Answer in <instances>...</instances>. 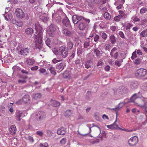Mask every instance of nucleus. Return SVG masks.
Wrapping results in <instances>:
<instances>
[{
    "instance_id": "obj_1",
    "label": "nucleus",
    "mask_w": 147,
    "mask_h": 147,
    "mask_svg": "<svg viewBox=\"0 0 147 147\" xmlns=\"http://www.w3.org/2000/svg\"><path fill=\"white\" fill-rule=\"evenodd\" d=\"M73 22L74 24H77L82 21L86 20L88 23H90V20L88 19H86L81 16L77 15H73L72 17Z\"/></svg>"
},
{
    "instance_id": "obj_2",
    "label": "nucleus",
    "mask_w": 147,
    "mask_h": 147,
    "mask_svg": "<svg viewBox=\"0 0 147 147\" xmlns=\"http://www.w3.org/2000/svg\"><path fill=\"white\" fill-rule=\"evenodd\" d=\"M147 72L146 69L140 68L136 70L135 74L138 78H140L144 77L146 74Z\"/></svg>"
},
{
    "instance_id": "obj_3",
    "label": "nucleus",
    "mask_w": 147,
    "mask_h": 147,
    "mask_svg": "<svg viewBox=\"0 0 147 147\" xmlns=\"http://www.w3.org/2000/svg\"><path fill=\"white\" fill-rule=\"evenodd\" d=\"M42 36H35V39H37V37H38L37 41L35 44V47L36 49H38L40 51H43L44 49V48L42 47Z\"/></svg>"
},
{
    "instance_id": "obj_4",
    "label": "nucleus",
    "mask_w": 147,
    "mask_h": 147,
    "mask_svg": "<svg viewBox=\"0 0 147 147\" xmlns=\"http://www.w3.org/2000/svg\"><path fill=\"white\" fill-rule=\"evenodd\" d=\"M45 117V113L42 111H40L35 115L34 118L36 120L40 121L44 119Z\"/></svg>"
},
{
    "instance_id": "obj_5",
    "label": "nucleus",
    "mask_w": 147,
    "mask_h": 147,
    "mask_svg": "<svg viewBox=\"0 0 147 147\" xmlns=\"http://www.w3.org/2000/svg\"><path fill=\"white\" fill-rule=\"evenodd\" d=\"M35 28L36 30L37 35L38 36H43L42 28L38 22L36 23L35 25Z\"/></svg>"
},
{
    "instance_id": "obj_6",
    "label": "nucleus",
    "mask_w": 147,
    "mask_h": 147,
    "mask_svg": "<svg viewBox=\"0 0 147 147\" xmlns=\"http://www.w3.org/2000/svg\"><path fill=\"white\" fill-rule=\"evenodd\" d=\"M59 50L63 57L65 58L67 56L68 54V50L65 46L61 47Z\"/></svg>"
},
{
    "instance_id": "obj_7",
    "label": "nucleus",
    "mask_w": 147,
    "mask_h": 147,
    "mask_svg": "<svg viewBox=\"0 0 147 147\" xmlns=\"http://www.w3.org/2000/svg\"><path fill=\"white\" fill-rule=\"evenodd\" d=\"M15 14L19 19L23 18L25 15L24 13L23 10L20 8H17L16 9Z\"/></svg>"
},
{
    "instance_id": "obj_8",
    "label": "nucleus",
    "mask_w": 147,
    "mask_h": 147,
    "mask_svg": "<svg viewBox=\"0 0 147 147\" xmlns=\"http://www.w3.org/2000/svg\"><path fill=\"white\" fill-rule=\"evenodd\" d=\"M138 142V138L136 136L131 138L128 140L129 144L131 146H135Z\"/></svg>"
},
{
    "instance_id": "obj_9",
    "label": "nucleus",
    "mask_w": 147,
    "mask_h": 147,
    "mask_svg": "<svg viewBox=\"0 0 147 147\" xmlns=\"http://www.w3.org/2000/svg\"><path fill=\"white\" fill-rule=\"evenodd\" d=\"M86 20L82 21L78 24V28L80 30H83L86 28L87 24H88Z\"/></svg>"
},
{
    "instance_id": "obj_10",
    "label": "nucleus",
    "mask_w": 147,
    "mask_h": 147,
    "mask_svg": "<svg viewBox=\"0 0 147 147\" xmlns=\"http://www.w3.org/2000/svg\"><path fill=\"white\" fill-rule=\"evenodd\" d=\"M56 26L53 24H51L49 27V29L47 31L48 33L51 36L54 35V33L56 30Z\"/></svg>"
},
{
    "instance_id": "obj_11",
    "label": "nucleus",
    "mask_w": 147,
    "mask_h": 147,
    "mask_svg": "<svg viewBox=\"0 0 147 147\" xmlns=\"http://www.w3.org/2000/svg\"><path fill=\"white\" fill-rule=\"evenodd\" d=\"M30 51V49L24 47H21L20 52V54L24 56L27 55Z\"/></svg>"
},
{
    "instance_id": "obj_12",
    "label": "nucleus",
    "mask_w": 147,
    "mask_h": 147,
    "mask_svg": "<svg viewBox=\"0 0 147 147\" xmlns=\"http://www.w3.org/2000/svg\"><path fill=\"white\" fill-rule=\"evenodd\" d=\"M62 32L63 34L66 36L71 37H72L73 35L72 33L67 28L63 29L62 30Z\"/></svg>"
},
{
    "instance_id": "obj_13",
    "label": "nucleus",
    "mask_w": 147,
    "mask_h": 147,
    "mask_svg": "<svg viewBox=\"0 0 147 147\" xmlns=\"http://www.w3.org/2000/svg\"><path fill=\"white\" fill-rule=\"evenodd\" d=\"M23 102L25 104H29L31 102L30 98L28 94H25L23 96L22 98Z\"/></svg>"
},
{
    "instance_id": "obj_14",
    "label": "nucleus",
    "mask_w": 147,
    "mask_h": 147,
    "mask_svg": "<svg viewBox=\"0 0 147 147\" xmlns=\"http://www.w3.org/2000/svg\"><path fill=\"white\" fill-rule=\"evenodd\" d=\"M124 104L123 102H120V103L119 105L117 106L116 107L114 108L111 109V110H113L116 111V119H117V111H119L120 109L122 108V107H123L124 105Z\"/></svg>"
},
{
    "instance_id": "obj_15",
    "label": "nucleus",
    "mask_w": 147,
    "mask_h": 147,
    "mask_svg": "<svg viewBox=\"0 0 147 147\" xmlns=\"http://www.w3.org/2000/svg\"><path fill=\"white\" fill-rule=\"evenodd\" d=\"M92 126L91 127H96V128L94 129V130H95V132H94L96 136H97L99 135L101 132V129L97 125H94V124H92Z\"/></svg>"
},
{
    "instance_id": "obj_16",
    "label": "nucleus",
    "mask_w": 147,
    "mask_h": 147,
    "mask_svg": "<svg viewBox=\"0 0 147 147\" xmlns=\"http://www.w3.org/2000/svg\"><path fill=\"white\" fill-rule=\"evenodd\" d=\"M66 132V129L63 127L58 129L57 131V133L58 135H63L65 134Z\"/></svg>"
},
{
    "instance_id": "obj_17",
    "label": "nucleus",
    "mask_w": 147,
    "mask_h": 147,
    "mask_svg": "<svg viewBox=\"0 0 147 147\" xmlns=\"http://www.w3.org/2000/svg\"><path fill=\"white\" fill-rule=\"evenodd\" d=\"M65 63H61L57 64L56 66V69L62 71L64 69Z\"/></svg>"
},
{
    "instance_id": "obj_18",
    "label": "nucleus",
    "mask_w": 147,
    "mask_h": 147,
    "mask_svg": "<svg viewBox=\"0 0 147 147\" xmlns=\"http://www.w3.org/2000/svg\"><path fill=\"white\" fill-rule=\"evenodd\" d=\"M62 23L63 25L66 27H67L70 24L69 21L67 17L63 19Z\"/></svg>"
},
{
    "instance_id": "obj_19",
    "label": "nucleus",
    "mask_w": 147,
    "mask_h": 147,
    "mask_svg": "<svg viewBox=\"0 0 147 147\" xmlns=\"http://www.w3.org/2000/svg\"><path fill=\"white\" fill-rule=\"evenodd\" d=\"M117 121V119H116V120L113 124L109 125H107V127L108 128L111 129H117V128L118 127V125L115 124Z\"/></svg>"
},
{
    "instance_id": "obj_20",
    "label": "nucleus",
    "mask_w": 147,
    "mask_h": 147,
    "mask_svg": "<svg viewBox=\"0 0 147 147\" xmlns=\"http://www.w3.org/2000/svg\"><path fill=\"white\" fill-rule=\"evenodd\" d=\"M119 14L118 15L121 19H125L127 17V15L123 11L120 10L119 11Z\"/></svg>"
},
{
    "instance_id": "obj_21",
    "label": "nucleus",
    "mask_w": 147,
    "mask_h": 147,
    "mask_svg": "<svg viewBox=\"0 0 147 147\" xmlns=\"http://www.w3.org/2000/svg\"><path fill=\"white\" fill-rule=\"evenodd\" d=\"M9 131L11 135H13L16 133V128L15 125H13L11 126L9 128Z\"/></svg>"
},
{
    "instance_id": "obj_22",
    "label": "nucleus",
    "mask_w": 147,
    "mask_h": 147,
    "mask_svg": "<svg viewBox=\"0 0 147 147\" xmlns=\"http://www.w3.org/2000/svg\"><path fill=\"white\" fill-rule=\"evenodd\" d=\"M119 94H123V93L126 92L127 88L126 87L121 86L119 88Z\"/></svg>"
},
{
    "instance_id": "obj_23",
    "label": "nucleus",
    "mask_w": 147,
    "mask_h": 147,
    "mask_svg": "<svg viewBox=\"0 0 147 147\" xmlns=\"http://www.w3.org/2000/svg\"><path fill=\"white\" fill-rule=\"evenodd\" d=\"M138 97L137 94H134L130 98V102H134L136 100Z\"/></svg>"
},
{
    "instance_id": "obj_24",
    "label": "nucleus",
    "mask_w": 147,
    "mask_h": 147,
    "mask_svg": "<svg viewBox=\"0 0 147 147\" xmlns=\"http://www.w3.org/2000/svg\"><path fill=\"white\" fill-rule=\"evenodd\" d=\"M33 32V29L31 28H28L25 30V33L28 35H30L32 34Z\"/></svg>"
},
{
    "instance_id": "obj_25",
    "label": "nucleus",
    "mask_w": 147,
    "mask_h": 147,
    "mask_svg": "<svg viewBox=\"0 0 147 147\" xmlns=\"http://www.w3.org/2000/svg\"><path fill=\"white\" fill-rule=\"evenodd\" d=\"M16 115L17 120L20 121V117L23 115L22 111H18L16 113Z\"/></svg>"
},
{
    "instance_id": "obj_26",
    "label": "nucleus",
    "mask_w": 147,
    "mask_h": 147,
    "mask_svg": "<svg viewBox=\"0 0 147 147\" xmlns=\"http://www.w3.org/2000/svg\"><path fill=\"white\" fill-rule=\"evenodd\" d=\"M42 95L40 93H37L33 94V97L36 100L39 99L41 97Z\"/></svg>"
},
{
    "instance_id": "obj_27",
    "label": "nucleus",
    "mask_w": 147,
    "mask_h": 147,
    "mask_svg": "<svg viewBox=\"0 0 147 147\" xmlns=\"http://www.w3.org/2000/svg\"><path fill=\"white\" fill-rule=\"evenodd\" d=\"M39 71L40 74H44L45 76H48L49 75V74L46 72V70L45 69L41 68L39 70Z\"/></svg>"
},
{
    "instance_id": "obj_28",
    "label": "nucleus",
    "mask_w": 147,
    "mask_h": 147,
    "mask_svg": "<svg viewBox=\"0 0 147 147\" xmlns=\"http://www.w3.org/2000/svg\"><path fill=\"white\" fill-rule=\"evenodd\" d=\"M49 70L51 74L53 75L54 76L56 75V70H55L54 67L53 66H51L49 68Z\"/></svg>"
},
{
    "instance_id": "obj_29",
    "label": "nucleus",
    "mask_w": 147,
    "mask_h": 147,
    "mask_svg": "<svg viewBox=\"0 0 147 147\" xmlns=\"http://www.w3.org/2000/svg\"><path fill=\"white\" fill-rule=\"evenodd\" d=\"M73 43L72 42L70 41L67 43L66 48H67L68 50V49H71L73 48Z\"/></svg>"
},
{
    "instance_id": "obj_30",
    "label": "nucleus",
    "mask_w": 147,
    "mask_h": 147,
    "mask_svg": "<svg viewBox=\"0 0 147 147\" xmlns=\"http://www.w3.org/2000/svg\"><path fill=\"white\" fill-rule=\"evenodd\" d=\"M51 103L52 105L54 107H57L60 105V103L56 101V100H52L51 101Z\"/></svg>"
},
{
    "instance_id": "obj_31",
    "label": "nucleus",
    "mask_w": 147,
    "mask_h": 147,
    "mask_svg": "<svg viewBox=\"0 0 147 147\" xmlns=\"http://www.w3.org/2000/svg\"><path fill=\"white\" fill-rule=\"evenodd\" d=\"M129 87L132 89L136 88H137V84L136 82H132L129 85Z\"/></svg>"
},
{
    "instance_id": "obj_32",
    "label": "nucleus",
    "mask_w": 147,
    "mask_h": 147,
    "mask_svg": "<svg viewBox=\"0 0 147 147\" xmlns=\"http://www.w3.org/2000/svg\"><path fill=\"white\" fill-rule=\"evenodd\" d=\"M110 41L112 44H114L116 41V38L115 36L112 35L110 37Z\"/></svg>"
},
{
    "instance_id": "obj_33",
    "label": "nucleus",
    "mask_w": 147,
    "mask_h": 147,
    "mask_svg": "<svg viewBox=\"0 0 147 147\" xmlns=\"http://www.w3.org/2000/svg\"><path fill=\"white\" fill-rule=\"evenodd\" d=\"M73 113V112L71 110H69L66 111L65 112V115L66 117H69Z\"/></svg>"
},
{
    "instance_id": "obj_34",
    "label": "nucleus",
    "mask_w": 147,
    "mask_h": 147,
    "mask_svg": "<svg viewBox=\"0 0 147 147\" xmlns=\"http://www.w3.org/2000/svg\"><path fill=\"white\" fill-rule=\"evenodd\" d=\"M137 105L138 106L144 109L145 111H147V102H144V105H138L137 104Z\"/></svg>"
},
{
    "instance_id": "obj_35",
    "label": "nucleus",
    "mask_w": 147,
    "mask_h": 147,
    "mask_svg": "<svg viewBox=\"0 0 147 147\" xmlns=\"http://www.w3.org/2000/svg\"><path fill=\"white\" fill-rule=\"evenodd\" d=\"M104 16L106 19L107 20H109L111 18V15L107 12L105 13Z\"/></svg>"
},
{
    "instance_id": "obj_36",
    "label": "nucleus",
    "mask_w": 147,
    "mask_h": 147,
    "mask_svg": "<svg viewBox=\"0 0 147 147\" xmlns=\"http://www.w3.org/2000/svg\"><path fill=\"white\" fill-rule=\"evenodd\" d=\"M92 61L91 60L87 61L85 63V66L86 68L87 69L90 68L91 67L90 63Z\"/></svg>"
},
{
    "instance_id": "obj_37",
    "label": "nucleus",
    "mask_w": 147,
    "mask_h": 147,
    "mask_svg": "<svg viewBox=\"0 0 147 147\" xmlns=\"http://www.w3.org/2000/svg\"><path fill=\"white\" fill-rule=\"evenodd\" d=\"M140 35L142 37H146L147 36V29L142 32L140 33Z\"/></svg>"
},
{
    "instance_id": "obj_38",
    "label": "nucleus",
    "mask_w": 147,
    "mask_h": 147,
    "mask_svg": "<svg viewBox=\"0 0 147 147\" xmlns=\"http://www.w3.org/2000/svg\"><path fill=\"white\" fill-rule=\"evenodd\" d=\"M34 61L31 59H28L26 61L27 63L30 65H32L34 63Z\"/></svg>"
},
{
    "instance_id": "obj_39",
    "label": "nucleus",
    "mask_w": 147,
    "mask_h": 147,
    "mask_svg": "<svg viewBox=\"0 0 147 147\" xmlns=\"http://www.w3.org/2000/svg\"><path fill=\"white\" fill-rule=\"evenodd\" d=\"M14 24H15L17 26L19 27H21L22 25V23L20 21H16L15 23H14Z\"/></svg>"
},
{
    "instance_id": "obj_40",
    "label": "nucleus",
    "mask_w": 147,
    "mask_h": 147,
    "mask_svg": "<svg viewBox=\"0 0 147 147\" xmlns=\"http://www.w3.org/2000/svg\"><path fill=\"white\" fill-rule=\"evenodd\" d=\"M45 42L47 45L49 47H51V40L50 38H47Z\"/></svg>"
},
{
    "instance_id": "obj_41",
    "label": "nucleus",
    "mask_w": 147,
    "mask_h": 147,
    "mask_svg": "<svg viewBox=\"0 0 147 147\" xmlns=\"http://www.w3.org/2000/svg\"><path fill=\"white\" fill-rule=\"evenodd\" d=\"M147 11V8L145 7H143L140 10V13L141 14H143V13H146Z\"/></svg>"
},
{
    "instance_id": "obj_42",
    "label": "nucleus",
    "mask_w": 147,
    "mask_h": 147,
    "mask_svg": "<svg viewBox=\"0 0 147 147\" xmlns=\"http://www.w3.org/2000/svg\"><path fill=\"white\" fill-rule=\"evenodd\" d=\"M114 93L115 95H119V88L115 89L113 90Z\"/></svg>"
},
{
    "instance_id": "obj_43",
    "label": "nucleus",
    "mask_w": 147,
    "mask_h": 147,
    "mask_svg": "<svg viewBox=\"0 0 147 147\" xmlns=\"http://www.w3.org/2000/svg\"><path fill=\"white\" fill-rule=\"evenodd\" d=\"M63 76L64 78H66L69 77L70 76L68 73L66 71L63 74Z\"/></svg>"
},
{
    "instance_id": "obj_44",
    "label": "nucleus",
    "mask_w": 147,
    "mask_h": 147,
    "mask_svg": "<svg viewBox=\"0 0 147 147\" xmlns=\"http://www.w3.org/2000/svg\"><path fill=\"white\" fill-rule=\"evenodd\" d=\"M137 57L136 51L135 50L132 54V56L131 57L132 59H133Z\"/></svg>"
},
{
    "instance_id": "obj_45",
    "label": "nucleus",
    "mask_w": 147,
    "mask_h": 147,
    "mask_svg": "<svg viewBox=\"0 0 147 147\" xmlns=\"http://www.w3.org/2000/svg\"><path fill=\"white\" fill-rule=\"evenodd\" d=\"M141 59L139 58H137L135 61L134 63L135 64L138 65L141 62Z\"/></svg>"
},
{
    "instance_id": "obj_46",
    "label": "nucleus",
    "mask_w": 147,
    "mask_h": 147,
    "mask_svg": "<svg viewBox=\"0 0 147 147\" xmlns=\"http://www.w3.org/2000/svg\"><path fill=\"white\" fill-rule=\"evenodd\" d=\"M119 55V54L118 52L115 53L114 54H113V55H111V56L113 57L115 59H117V58Z\"/></svg>"
},
{
    "instance_id": "obj_47",
    "label": "nucleus",
    "mask_w": 147,
    "mask_h": 147,
    "mask_svg": "<svg viewBox=\"0 0 147 147\" xmlns=\"http://www.w3.org/2000/svg\"><path fill=\"white\" fill-rule=\"evenodd\" d=\"M53 53L56 55H58L59 53L58 50L56 48H54L53 50Z\"/></svg>"
},
{
    "instance_id": "obj_48",
    "label": "nucleus",
    "mask_w": 147,
    "mask_h": 147,
    "mask_svg": "<svg viewBox=\"0 0 147 147\" xmlns=\"http://www.w3.org/2000/svg\"><path fill=\"white\" fill-rule=\"evenodd\" d=\"M18 82L19 84H23L25 83L26 82V81L25 80H18Z\"/></svg>"
},
{
    "instance_id": "obj_49",
    "label": "nucleus",
    "mask_w": 147,
    "mask_h": 147,
    "mask_svg": "<svg viewBox=\"0 0 147 147\" xmlns=\"http://www.w3.org/2000/svg\"><path fill=\"white\" fill-rule=\"evenodd\" d=\"M102 37L104 40H105L107 37V36L105 33L103 32L102 34Z\"/></svg>"
},
{
    "instance_id": "obj_50",
    "label": "nucleus",
    "mask_w": 147,
    "mask_h": 147,
    "mask_svg": "<svg viewBox=\"0 0 147 147\" xmlns=\"http://www.w3.org/2000/svg\"><path fill=\"white\" fill-rule=\"evenodd\" d=\"M111 47V46L110 44H106L104 47V48L106 50H108Z\"/></svg>"
},
{
    "instance_id": "obj_51",
    "label": "nucleus",
    "mask_w": 147,
    "mask_h": 147,
    "mask_svg": "<svg viewBox=\"0 0 147 147\" xmlns=\"http://www.w3.org/2000/svg\"><path fill=\"white\" fill-rule=\"evenodd\" d=\"M114 19L115 21L118 22L120 21L121 19L118 16H117L115 17Z\"/></svg>"
},
{
    "instance_id": "obj_52",
    "label": "nucleus",
    "mask_w": 147,
    "mask_h": 147,
    "mask_svg": "<svg viewBox=\"0 0 147 147\" xmlns=\"http://www.w3.org/2000/svg\"><path fill=\"white\" fill-rule=\"evenodd\" d=\"M120 36L122 38H125V37L122 31H120L119 32Z\"/></svg>"
},
{
    "instance_id": "obj_53",
    "label": "nucleus",
    "mask_w": 147,
    "mask_h": 147,
    "mask_svg": "<svg viewBox=\"0 0 147 147\" xmlns=\"http://www.w3.org/2000/svg\"><path fill=\"white\" fill-rule=\"evenodd\" d=\"M46 132L47 134L50 136H52L53 134V132L51 130H47Z\"/></svg>"
},
{
    "instance_id": "obj_54",
    "label": "nucleus",
    "mask_w": 147,
    "mask_h": 147,
    "mask_svg": "<svg viewBox=\"0 0 147 147\" xmlns=\"http://www.w3.org/2000/svg\"><path fill=\"white\" fill-rule=\"evenodd\" d=\"M0 111L2 113H4L5 111V108L4 107L1 106L0 107Z\"/></svg>"
},
{
    "instance_id": "obj_55",
    "label": "nucleus",
    "mask_w": 147,
    "mask_h": 147,
    "mask_svg": "<svg viewBox=\"0 0 147 147\" xmlns=\"http://www.w3.org/2000/svg\"><path fill=\"white\" fill-rule=\"evenodd\" d=\"M26 139H27V140H29V141L30 142H34V140L33 137L31 136H28L27 138Z\"/></svg>"
},
{
    "instance_id": "obj_56",
    "label": "nucleus",
    "mask_w": 147,
    "mask_h": 147,
    "mask_svg": "<svg viewBox=\"0 0 147 147\" xmlns=\"http://www.w3.org/2000/svg\"><path fill=\"white\" fill-rule=\"evenodd\" d=\"M99 38V36L98 34H96L94 37V40L95 42H97Z\"/></svg>"
},
{
    "instance_id": "obj_57",
    "label": "nucleus",
    "mask_w": 147,
    "mask_h": 147,
    "mask_svg": "<svg viewBox=\"0 0 147 147\" xmlns=\"http://www.w3.org/2000/svg\"><path fill=\"white\" fill-rule=\"evenodd\" d=\"M89 45V42L87 41L84 42V47L85 48H87L88 47Z\"/></svg>"
},
{
    "instance_id": "obj_58",
    "label": "nucleus",
    "mask_w": 147,
    "mask_h": 147,
    "mask_svg": "<svg viewBox=\"0 0 147 147\" xmlns=\"http://www.w3.org/2000/svg\"><path fill=\"white\" fill-rule=\"evenodd\" d=\"M40 147H48V145L47 143H45L44 144L40 143Z\"/></svg>"
},
{
    "instance_id": "obj_59",
    "label": "nucleus",
    "mask_w": 147,
    "mask_h": 147,
    "mask_svg": "<svg viewBox=\"0 0 147 147\" xmlns=\"http://www.w3.org/2000/svg\"><path fill=\"white\" fill-rule=\"evenodd\" d=\"M66 139L65 138H63L60 141L61 143L62 144H64L66 143Z\"/></svg>"
},
{
    "instance_id": "obj_60",
    "label": "nucleus",
    "mask_w": 147,
    "mask_h": 147,
    "mask_svg": "<svg viewBox=\"0 0 147 147\" xmlns=\"http://www.w3.org/2000/svg\"><path fill=\"white\" fill-rule=\"evenodd\" d=\"M116 50L117 48L116 47H114L113 48L111 51V52L110 53L111 55H113V54L114 53Z\"/></svg>"
},
{
    "instance_id": "obj_61",
    "label": "nucleus",
    "mask_w": 147,
    "mask_h": 147,
    "mask_svg": "<svg viewBox=\"0 0 147 147\" xmlns=\"http://www.w3.org/2000/svg\"><path fill=\"white\" fill-rule=\"evenodd\" d=\"M94 52L96 53L97 56H99L100 54V51L97 49H95Z\"/></svg>"
},
{
    "instance_id": "obj_62",
    "label": "nucleus",
    "mask_w": 147,
    "mask_h": 147,
    "mask_svg": "<svg viewBox=\"0 0 147 147\" xmlns=\"http://www.w3.org/2000/svg\"><path fill=\"white\" fill-rule=\"evenodd\" d=\"M75 51H73L71 53V55L70 56V57L72 59L75 56Z\"/></svg>"
},
{
    "instance_id": "obj_63",
    "label": "nucleus",
    "mask_w": 147,
    "mask_h": 147,
    "mask_svg": "<svg viewBox=\"0 0 147 147\" xmlns=\"http://www.w3.org/2000/svg\"><path fill=\"white\" fill-rule=\"evenodd\" d=\"M132 26V25L130 23H128L126 27V29L127 30H129L130 28V27Z\"/></svg>"
},
{
    "instance_id": "obj_64",
    "label": "nucleus",
    "mask_w": 147,
    "mask_h": 147,
    "mask_svg": "<svg viewBox=\"0 0 147 147\" xmlns=\"http://www.w3.org/2000/svg\"><path fill=\"white\" fill-rule=\"evenodd\" d=\"M121 62L118 61H117L115 62V65L118 66H119L121 65Z\"/></svg>"
}]
</instances>
